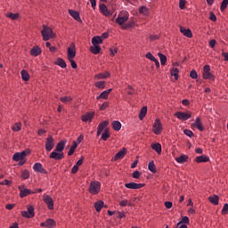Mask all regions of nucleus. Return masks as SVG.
<instances>
[{
  "mask_svg": "<svg viewBox=\"0 0 228 228\" xmlns=\"http://www.w3.org/2000/svg\"><path fill=\"white\" fill-rule=\"evenodd\" d=\"M94 46L90 47V52L93 54H99L101 53V46L99 45H93Z\"/></svg>",
  "mask_w": 228,
  "mask_h": 228,
  "instance_id": "obj_32",
  "label": "nucleus"
},
{
  "mask_svg": "<svg viewBox=\"0 0 228 228\" xmlns=\"http://www.w3.org/2000/svg\"><path fill=\"white\" fill-rule=\"evenodd\" d=\"M54 64L61 67V69H67V62H65V60L61 58H58Z\"/></svg>",
  "mask_w": 228,
  "mask_h": 228,
  "instance_id": "obj_29",
  "label": "nucleus"
},
{
  "mask_svg": "<svg viewBox=\"0 0 228 228\" xmlns=\"http://www.w3.org/2000/svg\"><path fill=\"white\" fill-rule=\"evenodd\" d=\"M22 129V123L17 122L12 126V131L14 133H19V131H21Z\"/></svg>",
  "mask_w": 228,
  "mask_h": 228,
  "instance_id": "obj_33",
  "label": "nucleus"
},
{
  "mask_svg": "<svg viewBox=\"0 0 228 228\" xmlns=\"http://www.w3.org/2000/svg\"><path fill=\"white\" fill-rule=\"evenodd\" d=\"M68 60L72 69H77V63H76V61H74V59H68Z\"/></svg>",
  "mask_w": 228,
  "mask_h": 228,
  "instance_id": "obj_59",
  "label": "nucleus"
},
{
  "mask_svg": "<svg viewBox=\"0 0 228 228\" xmlns=\"http://www.w3.org/2000/svg\"><path fill=\"white\" fill-rule=\"evenodd\" d=\"M107 126H110L109 120L102 121V123L99 124L97 128V136H101V134H102V131L106 129Z\"/></svg>",
  "mask_w": 228,
  "mask_h": 228,
  "instance_id": "obj_15",
  "label": "nucleus"
},
{
  "mask_svg": "<svg viewBox=\"0 0 228 228\" xmlns=\"http://www.w3.org/2000/svg\"><path fill=\"white\" fill-rule=\"evenodd\" d=\"M129 20V13L127 12H125L124 16L118 15L115 20L116 24H118L121 28Z\"/></svg>",
  "mask_w": 228,
  "mask_h": 228,
  "instance_id": "obj_9",
  "label": "nucleus"
},
{
  "mask_svg": "<svg viewBox=\"0 0 228 228\" xmlns=\"http://www.w3.org/2000/svg\"><path fill=\"white\" fill-rule=\"evenodd\" d=\"M93 45H99V44H102V37L99 36H95L92 38Z\"/></svg>",
  "mask_w": 228,
  "mask_h": 228,
  "instance_id": "obj_36",
  "label": "nucleus"
},
{
  "mask_svg": "<svg viewBox=\"0 0 228 228\" xmlns=\"http://www.w3.org/2000/svg\"><path fill=\"white\" fill-rule=\"evenodd\" d=\"M209 161V157L208 155H201L195 158L196 163H208Z\"/></svg>",
  "mask_w": 228,
  "mask_h": 228,
  "instance_id": "obj_25",
  "label": "nucleus"
},
{
  "mask_svg": "<svg viewBox=\"0 0 228 228\" xmlns=\"http://www.w3.org/2000/svg\"><path fill=\"white\" fill-rule=\"evenodd\" d=\"M33 170L35 172H38V174H47V170L44 168V166L40 162L35 163L33 167Z\"/></svg>",
  "mask_w": 228,
  "mask_h": 228,
  "instance_id": "obj_16",
  "label": "nucleus"
},
{
  "mask_svg": "<svg viewBox=\"0 0 228 228\" xmlns=\"http://www.w3.org/2000/svg\"><path fill=\"white\" fill-rule=\"evenodd\" d=\"M6 17L12 20H17L19 19V13L9 12L6 14Z\"/></svg>",
  "mask_w": 228,
  "mask_h": 228,
  "instance_id": "obj_44",
  "label": "nucleus"
},
{
  "mask_svg": "<svg viewBox=\"0 0 228 228\" xmlns=\"http://www.w3.org/2000/svg\"><path fill=\"white\" fill-rule=\"evenodd\" d=\"M175 117H176V118L179 120H188L191 118V112L177 111L175 113Z\"/></svg>",
  "mask_w": 228,
  "mask_h": 228,
  "instance_id": "obj_10",
  "label": "nucleus"
},
{
  "mask_svg": "<svg viewBox=\"0 0 228 228\" xmlns=\"http://www.w3.org/2000/svg\"><path fill=\"white\" fill-rule=\"evenodd\" d=\"M191 127H197V129L201 132L205 129L200 118H196L195 122L191 124Z\"/></svg>",
  "mask_w": 228,
  "mask_h": 228,
  "instance_id": "obj_19",
  "label": "nucleus"
},
{
  "mask_svg": "<svg viewBox=\"0 0 228 228\" xmlns=\"http://www.w3.org/2000/svg\"><path fill=\"white\" fill-rule=\"evenodd\" d=\"M140 175H142V173H140V171H138V170L134 171L132 174V177L134 179H140Z\"/></svg>",
  "mask_w": 228,
  "mask_h": 228,
  "instance_id": "obj_56",
  "label": "nucleus"
},
{
  "mask_svg": "<svg viewBox=\"0 0 228 228\" xmlns=\"http://www.w3.org/2000/svg\"><path fill=\"white\" fill-rule=\"evenodd\" d=\"M101 191V182H91L89 185V193L97 195Z\"/></svg>",
  "mask_w": 228,
  "mask_h": 228,
  "instance_id": "obj_4",
  "label": "nucleus"
},
{
  "mask_svg": "<svg viewBox=\"0 0 228 228\" xmlns=\"http://www.w3.org/2000/svg\"><path fill=\"white\" fill-rule=\"evenodd\" d=\"M22 188H24V185H20L18 187V190H20V199H24V197H28V195H32V194L37 193V191H33L29 189H23L22 190Z\"/></svg>",
  "mask_w": 228,
  "mask_h": 228,
  "instance_id": "obj_8",
  "label": "nucleus"
},
{
  "mask_svg": "<svg viewBox=\"0 0 228 228\" xmlns=\"http://www.w3.org/2000/svg\"><path fill=\"white\" fill-rule=\"evenodd\" d=\"M162 132L163 124H161V120H159V118H157L153 124L152 133H154V134H161Z\"/></svg>",
  "mask_w": 228,
  "mask_h": 228,
  "instance_id": "obj_6",
  "label": "nucleus"
},
{
  "mask_svg": "<svg viewBox=\"0 0 228 228\" xmlns=\"http://www.w3.org/2000/svg\"><path fill=\"white\" fill-rule=\"evenodd\" d=\"M110 56H115V54H117V53H118V48L115 47V48H110Z\"/></svg>",
  "mask_w": 228,
  "mask_h": 228,
  "instance_id": "obj_61",
  "label": "nucleus"
},
{
  "mask_svg": "<svg viewBox=\"0 0 228 228\" xmlns=\"http://www.w3.org/2000/svg\"><path fill=\"white\" fill-rule=\"evenodd\" d=\"M208 200L213 204L214 206H218V202L220 200V197L218 195L214 194L213 196L208 197Z\"/></svg>",
  "mask_w": 228,
  "mask_h": 228,
  "instance_id": "obj_27",
  "label": "nucleus"
},
{
  "mask_svg": "<svg viewBox=\"0 0 228 228\" xmlns=\"http://www.w3.org/2000/svg\"><path fill=\"white\" fill-rule=\"evenodd\" d=\"M21 79L23 81H29V73H28V70L26 69L21 70Z\"/></svg>",
  "mask_w": 228,
  "mask_h": 228,
  "instance_id": "obj_41",
  "label": "nucleus"
},
{
  "mask_svg": "<svg viewBox=\"0 0 228 228\" xmlns=\"http://www.w3.org/2000/svg\"><path fill=\"white\" fill-rule=\"evenodd\" d=\"M29 175H30V173H29V170L28 169H24V170H21V179H29Z\"/></svg>",
  "mask_w": 228,
  "mask_h": 228,
  "instance_id": "obj_42",
  "label": "nucleus"
},
{
  "mask_svg": "<svg viewBox=\"0 0 228 228\" xmlns=\"http://www.w3.org/2000/svg\"><path fill=\"white\" fill-rule=\"evenodd\" d=\"M65 145H67V139L61 140L57 143L55 150L52 153H50V159H55V161H61V159L65 158V154L63 153V151L65 150Z\"/></svg>",
  "mask_w": 228,
  "mask_h": 228,
  "instance_id": "obj_1",
  "label": "nucleus"
},
{
  "mask_svg": "<svg viewBox=\"0 0 228 228\" xmlns=\"http://www.w3.org/2000/svg\"><path fill=\"white\" fill-rule=\"evenodd\" d=\"M180 31L187 38H193V33H191V30L190 28H184L181 27Z\"/></svg>",
  "mask_w": 228,
  "mask_h": 228,
  "instance_id": "obj_24",
  "label": "nucleus"
},
{
  "mask_svg": "<svg viewBox=\"0 0 228 228\" xmlns=\"http://www.w3.org/2000/svg\"><path fill=\"white\" fill-rule=\"evenodd\" d=\"M103 208H104V201L98 200L94 203V209L95 211H97V213H101Z\"/></svg>",
  "mask_w": 228,
  "mask_h": 228,
  "instance_id": "obj_26",
  "label": "nucleus"
},
{
  "mask_svg": "<svg viewBox=\"0 0 228 228\" xmlns=\"http://www.w3.org/2000/svg\"><path fill=\"white\" fill-rule=\"evenodd\" d=\"M12 185V181H9L7 179L0 182V186H11Z\"/></svg>",
  "mask_w": 228,
  "mask_h": 228,
  "instance_id": "obj_55",
  "label": "nucleus"
},
{
  "mask_svg": "<svg viewBox=\"0 0 228 228\" xmlns=\"http://www.w3.org/2000/svg\"><path fill=\"white\" fill-rule=\"evenodd\" d=\"M30 54L31 56H40V54H42V48H40L38 45L32 47L30 50Z\"/></svg>",
  "mask_w": 228,
  "mask_h": 228,
  "instance_id": "obj_22",
  "label": "nucleus"
},
{
  "mask_svg": "<svg viewBox=\"0 0 228 228\" xmlns=\"http://www.w3.org/2000/svg\"><path fill=\"white\" fill-rule=\"evenodd\" d=\"M190 77H191V79H197L199 77V74H197V70L192 69L190 72Z\"/></svg>",
  "mask_w": 228,
  "mask_h": 228,
  "instance_id": "obj_52",
  "label": "nucleus"
},
{
  "mask_svg": "<svg viewBox=\"0 0 228 228\" xmlns=\"http://www.w3.org/2000/svg\"><path fill=\"white\" fill-rule=\"evenodd\" d=\"M227 5H228V0H223L221 3L220 11L225 12V10H227Z\"/></svg>",
  "mask_w": 228,
  "mask_h": 228,
  "instance_id": "obj_47",
  "label": "nucleus"
},
{
  "mask_svg": "<svg viewBox=\"0 0 228 228\" xmlns=\"http://www.w3.org/2000/svg\"><path fill=\"white\" fill-rule=\"evenodd\" d=\"M188 159H189L188 155H181L180 157H177V158L175 159V161H176L177 163H180V164H182V165H184V163H187Z\"/></svg>",
  "mask_w": 228,
  "mask_h": 228,
  "instance_id": "obj_28",
  "label": "nucleus"
},
{
  "mask_svg": "<svg viewBox=\"0 0 228 228\" xmlns=\"http://www.w3.org/2000/svg\"><path fill=\"white\" fill-rule=\"evenodd\" d=\"M111 76L110 71H104L103 73H98L94 75L95 79H108Z\"/></svg>",
  "mask_w": 228,
  "mask_h": 228,
  "instance_id": "obj_23",
  "label": "nucleus"
},
{
  "mask_svg": "<svg viewBox=\"0 0 228 228\" xmlns=\"http://www.w3.org/2000/svg\"><path fill=\"white\" fill-rule=\"evenodd\" d=\"M68 12L69 15L73 17L75 20H77V22H83V20H81V16L79 15V12L74 11L72 9H69Z\"/></svg>",
  "mask_w": 228,
  "mask_h": 228,
  "instance_id": "obj_18",
  "label": "nucleus"
},
{
  "mask_svg": "<svg viewBox=\"0 0 228 228\" xmlns=\"http://www.w3.org/2000/svg\"><path fill=\"white\" fill-rule=\"evenodd\" d=\"M139 13H142V15H149V8L146 6L140 7Z\"/></svg>",
  "mask_w": 228,
  "mask_h": 228,
  "instance_id": "obj_48",
  "label": "nucleus"
},
{
  "mask_svg": "<svg viewBox=\"0 0 228 228\" xmlns=\"http://www.w3.org/2000/svg\"><path fill=\"white\" fill-rule=\"evenodd\" d=\"M76 58V44L71 43L68 48V60H72Z\"/></svg>",
  "mask_w": 228,
  "mask_h": 228,
  "instance_id": "obj_14",
  "label": "nucleus"
},
{
  "mask_svg": "<svg viewBox=\"0 0 228 228\" xmlns=\"http://www.w3.org/2000/svg\"><path fill=\"white\" fill-rule=\"evenodd\" d=\"M53 149H54V138H53V135H48L45 142V151L51 152Z\"/></svg>",
  "mask_w": 228,
  "mask_h": 228,
  "instance_id": "obj_7",
  "label": "nucleus"
},
{
  "mask_svg": "<svg viewBox=\"0 0 228 228\" xmlns=\"http://www.w3.org/2000/svg\"><path fill=\"white\" fill-rule=\"evenodd\" d=\"M126 154H127V149L122 148L111 159V161H118V159H124L126 157Z\"/></svg>",
  "mask_w": 228,
  "mask_h": 228,
  "instance_id": "obj_11",
  "label": "nucleus"
},
{
  "mask_svg": "<svg viewBox=\"0 0 228 228\" xmlns=\"http://www.w3.org/2000/svg\"><path fill=\"white\" fill-rule=\"evenodd\" d=\"M179 8L180 10H184V8H186V0L179 1Z\"/></svg>",
  "mask_w": 228,
  "mask_h": 228,
  "instance_id": "obj_57",
  "label": "nucleus"
},
{
  "mask_svg": "<svg viewBox=\"0 0 228 228\" xmlns=\"http://www.w3.org/2000/svg\"><path fill=\"white\" fill-rule=\"evenodd\" d=\"M111 126L114 131H120V129H122V124L120 121L115 120L111 123Z\"/></svg>",
  "mask_w": 228,
  "mask_h": 228,
  "instance_id": "obj_31",
  "label": "nucleus"
},
{
  "mask_svg": "<svg viewBox=\"0 0 228 228\" xmlns=\"http://www.w3.org/2000/svg\"><path fill=\"white\" fill-rule=\"evenodd\" d=\"M134 26H136V22H134V20H130L127 23L123 24L122 28L123 29H129L131 28H134Z\"/></svg>",
  "mask_w": 228,
  "mask_h": 228,
  "instance_id": "obj_34",
  "label": "nucleus"
},
{
  "mask_svg": "<svg viewBox=\"0 0 228 228\" xmlns=\"http://www.w3.org/2000/svg\"><path fill=\"white\" fill-rule=\"evenodd\" d=\"M159 57L160 59V64L161 65H166V63H167V55H165L161 53H159Z\"/></svg>",
  "mask_w": 228,
  "mask_h": 228,
  "instance_id": "obj_46",
  "label": "nucleus"
},
{
  "mask_svg": "<svg viewBox=\"0 0 228 228\" xmlns=\"http://www.w3.org/2000/svg\"><path fill=\"white\" fill-rule=\"evenodd\" d=\"M183 134L188 136L189 138H193V132L191 130H189V129H185L183 131Z\"/></svg>",
  "mask_w": 228,
  "mask_h": 228,
  "instance_id": "obj_54",
  "label": "nucleus"
},
{
  "mask_svg": "<svg viewBox=\"0 0 228 228\" xmlns=\"http://www.w3.org/2000/svg\"><path fill=\"white\" fill-rule=\"evenodd\" d=\"M107 108H110V103L108 102H105L100 106L99 110L100 111H104V110H106Z\"/></svg>",
  "mask_w": 228,
  "mask_h": 228,
  "instance_id": "obj_53",
  "label": "nucleus"
},
{
  "mask_svg": "<svg viewBox=\"0 0 228 228\" xmlns=\"http://www.w3.org/2000/svg\"><path fill=\"white\" fill-rule=\"evenodd\" d=\"M181 224H186L187 225H190V217H188V216H183V220L182 221H179L178 223H177V227H179V225H181Z\"/></svg>",
  "mask_w": 228,
  "mask_h": 228,
  "instance_id": "obj_45",
  "label": "nucleus"
},
{
  "mask_svg": "<svg viewBox=\"0 0 228 228\" xmlns=\"http://www.w3.org/2000/svg\"><path fill=\"white\" fill-rule=\"evenodd\" d=\"M170 75H171V76H174L175 80L177 81V79H179V69H177V68H173V69L170 70Z\"/></svg>",
  "mask_w": 228,
  "mask_h": 228,
  "instance_id": "obj_37",
  "label": "nucleus"
},
{
  "mask_svg": "<svg viewBox=\"0 0 228 228\" xmlns=\"http://www.w3.org/2000/svg\"><path fill=\"white\" fill-rule=\"evenodd\" d=\"M12 159H13V161H20V159H23L20 152H16L12 156Z\"/></svg>",
  "mask_w": 228,
  "mask_h": 228,
  "instance_id": "obj_51",
  "label": "nucleus"
},
{
  "mask_svg": "<svg viewBox=\"0 0 228 228\" xmlns=\"http://www.w3.org/2000/svg\"><path fill=\"white\" fill-rule=\"evenodd\" d=\"M94 86H96V88H100V90H104V88H106V82L98 81L95 82Z\"/></svg>",
  "mask_w": 228,
  "mask_h": 228,
  "instance_id": "obj_43",
  "label": "nucleus"
},
{
  "mask_svg": "<svg viewBox=\"0 0 228 228\" xmlns=\"http://www.w3.org/2000/svg\"><path fill=\"white\" fill-rule=\"evenodd\" d=\"M145 56L148 60H151V61H153L156 59V57H154L151 52L147 53Z\"/></svg>",
  "mask_w": 228,
  "mask_h": 228,
  "instance_id": "obj_60",
  "label": "nucleus"
},
{
  "mask_svg": "<svg viewBox=\"0 0 228 228\" xmlns=\"http://www.w3.org/2000/svg\"><path fill=\"white\" fill-rule=\"evenodd\" d=\"M174 204L172 203V201H166L165 203H164V206H165V208H167V209H172V206H173Z\"/></svg>",
  "mask_w": 228,
  "mask_h": 228,
  "instance_id": "obj_62",
  "label": "nucleus"
},
{
  "mask_svg": "<svg viewBox=\"0 0 228 228\" xmlns=\"http://www.w3.org/2000/svg\"><path fill=\"white\" fill-rule=\"evenodd\" d=\"M20 156H21V158H22L23 159H26V156H28V154H31V150L27 149V150H25V151L20 152Z\"/></svg>",
  "mask_w": 228,
  "mask_h": 228,
  "instance_id": "obj_50",
  "label": "nucleus"
},
{
  "mask_svg": "<svg viewBox=\"0 0 228 228\" xmlns=\"http://www.w3.org/2000/svg\"><path fill=\"white\" fill-rule=\"evenodd\" d=\"M209 20H212V22H216V15H215V12H210Z\"/></svg>",
  "mask_w": 228,
  "mask_h": 228,
  "instance_id": "obj_63",
  "label": "nucleus"
},
{
  "mask_svg": "<svg viewBox=\"0 0 228 228\" xmlns=\"http://www.w3.org/2000/svg\"><path fill=\"white\" fill-rule=\"evenodd\" d=\"M83 161H85V157L82 156L80 159L77 161L76 166L81 167V165H83Z\"/></svg>",
  "mask_w": 228,
  "mask_h": 228,
  "instance_id": "obj_64",
  "label": "nucleus"
},
{
  "mask_svg": "<svg viewBox=\"0 0 228 228\" xmlns=\"http://www.w3.org/2000/svg\"><path fill=\"white\" fill-rule=\"evenodd\" d=\"M112 91H113V89L110 88V89H108V90H105V91L102 92L100 94V95H98L96 97L97 101H99L100 99L107 100L108 97H110V94H111Z\"/></svg>",
  "mask_w": 228,
  "mask_h": 228,
  "instance_id": "obj_20",
  "label": "nucleus"
},
{
  "mask_svg": "<svg viewBox=\"0 0 228 228\" xmlns=\"http://www.w3.org/2000/svg\"><path fill=\"white\" fill-rule=\"evenodd\" d=\"M110 129L105 128L103 134H102V140H103V142H108V138H110Z\"/></svg>",
  "mask_w": 228,
  "mask_h": 228,
  "instance_id": "obj_40",
  "label": "nucleus"
},
{
  "mask_svg": "<svg viewBox=\"0 0 228 228\" xmlns=\"http://www.w3.org/2000/svg\"><path fill=\"white\" fill-rule=\"evenodd\" d=\"M100 11L103 15H105V17H110V15H112L111 12L108 10V6L104 4H100Z\"/></svg>",
  "mask_w": 228,
  "mask_h": 228,
  "instance_id": "obj_21",
  "label": "nucleus"
},
{
  "mask_svg": "<svg viewBox=\"0 0 228 228\" xmlns=\"http://www.w3.org/2000/svg\"><path fill=\"white\" fill-rule=\"evenodd\" d=\"M151 149L157 152V154H161V144L159 142L151 144Z\"/></svg>",
  "mask_w": 228,
  "mask_h": 228,
  "instance_id": "obj_35",
  "label": "nucleus"
},
{
  "mask_svg": "<svg viewBox=\"0 0 228 228\" xmlns=\"http://www.w3.org/2000/svg\"><path fill=\"white\" fill-rule=\"evenodd\" d=\"M145 183H136L134 182H131L128 183H125V187L128 190H140L141 188H144Z\"/></svg>",
  "mask_w": 228,
  "mask_h": 228,
  "instance_id": "obj_12",
  "label": "nucleus"
},
{
  "mask_svg": "<svg viewBox=\"0 0 228 228\" xmlns=\"http://www.w3.org/2000/svg\"><path fill=\"white\" fill-rule=\"evenodd\" d=\"M94 117H95V112H87L82 115L81 117L82 122H92Z\"/></svg>",
  "mask_w": 228,
  "mask_h": 228,
  "instance_id": "obj_17",
  "label": "nucleus"
},
{
  "mask_svg": "<svg viewBox=\"0 0 228 228\" xmlns=\"http://www.w3.org/2000/svg\"><path fill=\"white\" fill-rule=\"evenodd\" d=\"M41 35L43 37L44 42H47L48 40H51V38H56V34H54V32H53V28L47 25L43 26Z\"/></svg>",
  "mask_w": 228,
  "mask_h": 228,
  "instance_id": "obj_2",
  "label": "nucleus"
},
{
  "mask_svg": "<svg viewBox=\"0 0 228 228\" xmlns=\"http://www.w3.org/2000/svg\"><path fill=\"white\" fill-rule=\"evenodd\" d=\"M203 79H209V81H215V75L211 73V67L209 65H205L203 67L202 72Z\"/></svg>",
  "mask_w": 228,
  "mask_h": 228,
  "instance_id": "obj_3",
  "label": "nucleus"
},
{
  "mask_svg": "<svg viewBox=\"0 0 228 228\" xmlns=\"http://www.w3.org/2000/svg\"><path fill=\"white\" fill-rule=\"evenodd\" d=\"M21 216L23 218H34L35 216V207L28 205L27 207V211H21Z\"/></svg>",
  "mask_w": 228,
  "mask_h": 228,
  "instance_id": "obj_5",
  "label": "nucleus"
},
{
  "mask_svg": "<svg viewBox=\"0 0 228 228\" xmlns=\"http://www.w3.org/2000/svg\"><path fill=\"white\" fill-rule=\"evenodd\" d=\"M44 202H45V204H46L48 209H50L51 211H53V209H54V200H53V198H51V196L45 195Z\"/></svg>",
  "mask_w": 228,
  "mask_h": 228,
  "instance_id": "obj_13",
  "label": "nucleus"
},
{
  "mask_svg": "<svg viewBox=\"0 0 228 228\" xmlns=\"http://www.w3.org/2000/svg\"><path fill=\"white\" fill-rule=\"evenodd\" d=\"M146 115H147V106H144L140 110L139 120H142V118H145Z\"/></svg>",
  "mask_w": 228,
  "mask_h": 228,
  "instance_id": "obj_38",
  "label": "nucleus"
},
{
  "mask_svg": "<svg viewBox=\"0 0 228 228\" xmlns=\"http://www.w3.org/2000/svg\"><path fill=\"white\" fill-rule=\"evenodd\" d=\"M61 102H64V104H67V102H72V97L70 96H64L60 98Z\"/></svg>",
  "mask_w": 228,
  "mask_h": 228,
  "instance_id": "obj_49",
  "label": "nucleus"
},
{
  "mask_svg": "<svg viewBox=\"0 0 228 228\" xmlns=\"http://www.w3.org/2000/svg\"><path fill=\"white\" fill-rule=\"evenodd\" d=\"M45 222H46L47 228L56 227V221H54V219L48 218Z\"/></svg>",
  "mask_w": 228,
  "mask_h": 228,
  "instance_id": "obj_39",
  "label": "nucleus"
},
{
  "mask_svg": "<svg viewBox=\"0 0 228 228\" xmlns=\"http://www.w3.org/2000/svg\"><path fill=\"white\" fill-rule=\"evenodd\" d=\"M222 215H228V203H225L221 211Z\"/></svg>",
  "mask_w": 228,
  "mask_h": 228,
  "instance_id": "obj_58",
  "label": "nucleus"
},
{
  "mask_svg": "<svg viewBox=\"0 0 228 228\" xmlns=\"http://www.w3.org/2000/svg\"><path fill=\"white\" fill-rule=\"evenodd\" d=\"M148 170H150V172H151L152 174H156V172H158V169L156 168V164H154V160L149 162Z\"/></svg>",
  "mask_w": 228,
  "mask_h": 228,
  "instance_id": "obj_30",
  "label": "nucleus"
}]
</instances>
